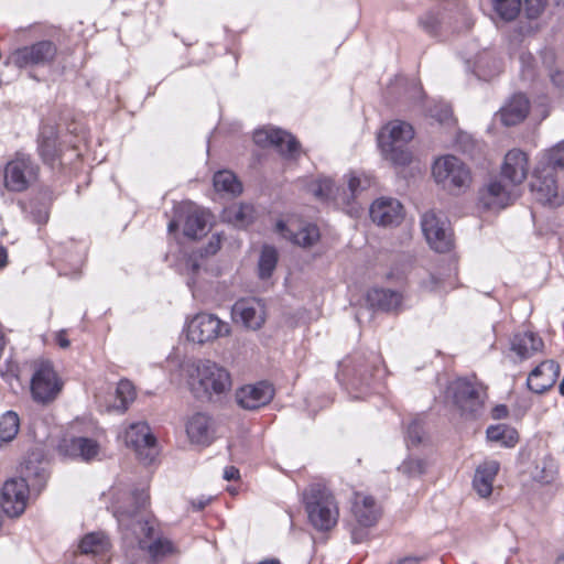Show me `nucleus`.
Returning a JSON list of instances; mask_svg holds the SVG:
<instances>
[{"mask_svg": "<svg viewBox=\"0 0 564 564\" xmlns=\"http://www.w3.org/2000/svg\"><path fill=\"white\" fill-rule=\"evenodd\" d=\"M432 176L444 191L456 195L466 192L473 182L469 167L452 154L438 156L433 162Z\"/></svg>", "mask_w": 564, "mask_h": 564, "instance_id": "39448f33", "label": "nucleus"}, {"mask_svg": "<svg viewBox=\"0 0 564 564\" xmlns=\"http://www.w3.org/2000/svg\"><path fill=\"white\" fill-rule=\"evenodd\" d=\"M29 484L24 478H13L4 482L1 494V506L9 517L21 516L28 503Z\"/></svg>", "mask_w": 564, "mask_h": 564, "instance_id": "a211bd4d", "label": "nucleus"}, {"mask_svg": "<svg viewBox=\"0 0 564 564\" xmlns=\"http://www.w3.org/2000/svg\"><path fill=\"white\" fill-rule=\"evenodd\" d=\"M274 395V390L268 382H258L240 388L236 393L238 404L247 410H256L268 404Z\"/></svg>", "mask_w": 564, "mask_h": 564, "instance_id": "aec40b11", "label": "nucleus"}, {"mask_svg": "<svg viewBox=\"0 0 564 564\" xmlns=\"http://www.w3.org/2000/svg\"><path fill=\"white\" fill-rule=\"evenodd\" d=\"M558 390H560V393H561L562 395H564V377H563V380H562V381H561V383H560Z\"/></svg>", "mask_w": 564, "mask_h": 564, "instance_id": "680f3d73", "label": "nucleus"}, {"mask_svg": "<svg viewBox=\"0 0 564 564\" xmlns=\"http://www.w3.org/2000/svg\"><path fill=\"white\" fill-rule=\"evenodd\" d=\"M556 474V466L553 459H544L542 462V466H536V473L534 474V478L543 484H549L553 480Z\"/></svg>", "mask_w": 564, "mask_h": 564, "instance_id": "37998d69", "label": "nucleus"}, {"mask_svg": "<svg viewBox=\"0 0 564 564\" xmlns=\"http://www.w3.org/2000/svg\"><path fill=\"white\" fill-rule=\"evenodd\" d=\"M220 248V236L219 235H213L207 248L205 249V254H215Z\"/></svg>", "mask_w": 564, "mask_h": 564, "instance_id": "09e8293b", "label": "nucleus"}, {"mask_svg": "<svg viewBox=\"0 0 564 564\" xmlns=\"http://www.w3.org/2000/svg\"><path fill=\"white\" fill-rule=\"evenodd\" d=\"M177 228V224L176 221L172 220L170 224H169V231L172 232L174 230H176Z\"/></svg>", "mask_w": 564, "mask_h": 564, "instance_id": "052dcab7", "label": "nucleus"}, {"mask_svg": "<svg viewBox=\"0 0 564 564\" xmlns=\"http://www.w3.org/2000/svg\"><path fill=\"white\" fill-rule=\"evenodd\" d=\"M187 284H188L189 288H193L196 284V281L193 278H189L187 280Z\"/></svg>", "mask_w": 564, "mask_h": 564, "instance_id": "0e129e2a", "label": "nucleus"}, {"mask_svg": "<svg viewBox=\"0 0 564 564\" xmlns=\"http://www.w3.org/2000/svg\"><path fill=\"white\" fill-rule=\"evenodd\" d=\"M487 437L491 442H500L508 447L514 446L518 442L517 432L503 424L489 426Z\"/></svg>", "mask_w": 564, "mask_h": 564, "instance_id": "f704fd0d", "label": "nucleus"}, {"mask_svg": "<svg viewBox=\"0 0 564 564\" xmlns=\"http://www.w3.org/2000/svg\"><path fill=\"white\" fill-rule=\"evenodd\" d=\"M8 264V251L3 246H0V270Z\"/></svg>", "mask_w": 564, "mask_h": 564, "instance_id": "5fc2aeb1", "label": "nucleus"}, {"mask_svg": "<svg viewBox=\"0 0 564 564\" xmlns=\"http://www.w3.org/2000/svg\"><path fill=\"white\" fill-rule=\"evenodd\" d=\"M39 151L45 163L52 166L55 164L58 159V150L56 144V133L53 128L41 133Z\"/></svg>", "mask_w": 564, "mask_h": 564, "instance_id": "7c9ffc66", "label": "nucleus"}, {"mask_svg": "<svg viewBox=\"0 0 564 564\" xmlns=\"http://www.w3.org/2000/svg\"><path fill=\"white\" fill-rule=\"evenodd\" d=\"M530 187L534 198L543 205L558 206L564 202V196L557 192L553 171L540 164L533 172Z\"/></svg>", "mask_w": 564, "mask_h": 564, "instance_id": "dca6fc26", "label": "nucleus"}, {"mask_svg": "<svg viewBox=\"0 0 564 564\" xmlns=\"http://www.w3.org/2000/svg\"><path fill=\"white\" fill-rule=\"evenodd\" d=\"M414 89L417 91V94H421V89L417 87H414Z\"/></svg>", "mask_w": 564, "mask_h": 564, "instance_id": "338daca9", "label": "nucleus"}, {"mask_svg": "<svg viewBox=\"0 0 564 564\" xmlns=\"http://www.w3.org/2000/svg\"><path fill=\"white\" fill-rule=\"evenodd\" d=\"M286 232H290V239H292V235H294V234L291 232L290 229H286Z\"/></svg>", "mask_w": 564, "mask_h": 564, "instance_id": "69168bd1", "label": "nucleus"}, {"mask_svg": "<svg viewBox=\"0 0 564 564\" xmlns=\"http://www.w3.org/2000/svg\"><path fill=\"white\" fill-rule=\"evenodd\" d=\"M149 502L145 488L127 497L123 505L113 506V516L128 547H139L148 552L151 564H156L178 553L177 546L167 538L159 536L145 519L144 508Z\"/></svg>", "mask_w": 564, "mask_h": 564, "instance_id": "f257e3e1", "label": "nucleus"}, {"mask_svg": "<svg viewBox=\"0 0 564 564\" xmlns=\"http://www.w3.org/2000/svg\"><path fill=\"white\" fill-rule=\"evenodd\" d=\"M543 347V341L540 337L531 332H524L514 335L511 341V349L521 358L527 359L540 351Z\"/></svg>", "mask_w": 564, "mask_h": 564, "instance_id": "bb28decb", "label": "nucleus"}, {"mask_svg": "<svg viewBox=\"0 0 564 564\" xmlns=\"http://www.w3.org/2000/svg\"><path fill=\"white\" fill-rule=\"evenodd\" d=\"M319 236L317 226L307 224L292 235V241L301 247L308 248L318 241Z\"/></svg>", "mask_w": 564, "mask_h": 564, "instance_id": "58836bf2", "label": "nucleus"}, {"mask_svg": "<svg viewBox=\"0 0 564 564\" xmlns=\"http://www.w3.org/2000/svg\"><path fill=\"white\" fill-rule=\"evenodd\" d=\"M414 137V130L408 122L394 120L383 127L378 142L384 158L395 165H406L411 162L408 142Z\"/></svg>", "mask_w": 564, "mask_h": 564, "instance_id": "423d86ee", "label": "nucleus"}, {"mask_svg": "<svg viewBox=\"0 0 564 564\" xmlns=\"http://www.w3.org/2000/svg\"><path fill=\"white\" fill-rule=\"evenodd\" d=\"M39 167L30 156L18 154L4 167V186L11 192L25 191L37 178Z\"/></svg>", "mask_w": 564, "mask_h": 564, "instance_id": "9b49d317", "label": "nucleus"}, {"mask_svg": "<svg viewBox=\"0 0 564 564\" xmlns=\"http://www.w3.org/2000/svg\"><path fill=\"white\" fill-rule=\"evenodd\" d=\"M267 313L263 302L256 297L238 300L231 307L234 323L247 329L257 330L265 322Z\"/></svg>", "mask_w": 564, "mask_h": 564, "instance_id": "4468645a", "label": "nucleus"}, {"mask_svg": "<svg viewBox=\"0 0 564 564\" xmlns=\"http://www.w3.org/2000/svg\"><path fill=\"white\" fill-rule=\"evenodd\" d=\"M276 229H278V231H279V232H281L283 236H285V237H286V235L284 234V231H285V225H284V223L279 221V223L276 224Z\"/></svg>", "mask_w": 564, "mask_h": 564, "instance_id": "bf43d9fd", "label": "nucleus"}, {"mask_svg": "<svg viewBox=\"0 0 564 564\" xmlns=\"http://www.w3.org/2000/svg\"><path fill=\"white\" fill-rule=\"evenodd\" d=\"M210 501V499H198L196 501H193V507L196 509V510H202L204 509L208 502Z\"/></svg>", "mask_w": 564, "mask_h": 564, "instance_id": "4d7b16f0", "label": "nucleus"}, {"mask_svg": "<svg viewBox=\"0 0 564 564\" xmlns=\"http://www.w3.org/2000/svg\"><path fill=\"white\" fill-rule=\"evenodd\" d=\"M188 383L197 395L212 398L227 394L232 387L230 372L224 366L209 360H198L188 370Z\"/></svg>", "mask_w": 564, "mask_h": 564, "instance_id": "7ed1b4c3", "label": "nucleus"}, {"mask_svg": "<svg viewBox=\"0 0 564 564\" xmlns=\"http://www.w3.org/2000/svg\"><path fill=\"white\" fill-rule=\"evenodd\" d=\"M56 54L55 45L50 41H41L31 46L13 51L8 57V64L19 68L44 65L53 61Z\"/></svg>", "mask_w": 564, "mask_h": 564, "instance_id": "2eb2a0df", "label": "nucleus"}, {"mask_svg": "<svg viewBox=\"0 0 564 564\" xmlns=\"http://www.w3.org/2000/svg\"><path fill=\"white\" fill-rule=\"evenodd\" d=\"M529 155L520 149H511L503 158L501 180H490L479 192V202L484 208L500 210L519 197V186L529 174Z\"/></svg>", "mask_w": 564, "mask_h": 564, "instance_id": "f03ea898", "label": "nucleus"}, {"mask_svg": "<svg viewBox=\"0 0 564 564\" xmlns=\"http://www.w3.org/2000/svg\"><path fill=\"white\" fill-rule=\"evenodd\" d=\"M519 61L521 63L522 72L523 73H525V72L529 73L532 69L534 58H533L531 53H529V52H521L520 55H519Z\"/></svg>", "mask_w": 564, "mask_h": 564, "instance_id": "49530a36", "label": "nucleus"}, {"mask_svg": "<svg viewBox=\"0 0 564 564\" xmlns=\"http://www.w3.org/2000/svg\"><path fill=\"white\" fill-rule=\"evenodd\" d=\"M555 564H564V553L561 554L557 560H556V563Z\"/></svg>", "mask_w": 564, "mask_h": 564, "instance_id": "e2e57ef3", "label": "nucleus"}, {"mask_svg": "<svg viewBox=\"0 0 564 564\" xmlns=\"http://www.w3.org/2000/svg\"><path fill=\"white\" fill-rule=\"evenodd\" d=\"M124 444L132 448L139 460L145 465L154 462L158 456L156 440L145 422L130 423L120 434Z\"/></svg>", "mask_w": 564, "mask_h": 564, "instance_id": "6e6552de", "label": "nucleus"}, {"mask_svg": "<svg viewBox=\"0 0 564 564\" xmlns=\"http://www.w3.org/2000/svg\"><path fill=\"white\" fill-rule=\"evenodd\" d=\"M346 177L347 189H343V196L340 199L347 204L372 185V178L364 173L351 172L346 175Z\"/></svg>", "mask_w": 564, "mask_h": 564, "instance_id": "c85d7f7f", "label": "nucleus"}, {"mask_svg": "<svg viewBox=\"0 0 564 564\" xmlns=\"http://www.w3.org/2000/svg\"><path fill=\"white\" fill-rule=\"evenodd\" d=\"M427 463L421 458L409 457L399 466V471L408 478H417L425 474Z\"/></svg>", "mask_w": 564, "mask_h": 564, "instance_id": "79ce46f5", "label": "nucleus"}, {"mask_svg": "<svg viewBox=\"0 0 564 564\" xmlns=\"http://www.w3.org/2000/svg\"><path fill=\"white\" fill-rule=\"evenodd\" d=\"M423 434H424V432H423V426H422L421 421H419V420L412 421L406 430L408 446L410 444L416 445V444L421 443V441L423 438Z\"/></svg>", "mask_w": 564, "mask_h": 564, "instance_id": "c03bdc74", "label": "nucleus"}, {"mask_svg": "<svg viewBox=\"0 0 564 564\" xmlns=\"http://www.w3.org/2000/svg\"><path fill=\"white\" fill-rule=\"evenodd\" d=\"M552 83L560 89H564V70L556 69L551 73Z\"/></svg>", "mask_w": 564, "mask_h": 564, "instance_id": "3c124183", "label": "nucleus"}, {"mask_svg": "<svg viewBox=\"0 0 564 564\" xmlns=\"http://www.w3.org/2000/svg\"><path fill=\"white\" fill-rule=\"evenodd\" d=\"M253 141L260 147H273L289 159H295L300 154L297 140L291 133L279 128L264 127L256 130Z\"/></svg>", "mask_w": 564, "mask_h": 564, "instance_id": "ddd939ff", "label": "nucleus"}, {"mask_svg": "<svg viewBox=\"0 0 564 564\" xmlns=\"http://www.w3.org/2000/svg\"><path fill=\"white\" fill-rule=\"evenodd\" d=\"M206 223H207V220H206V216L204 213L198 212V210H193V212L188 213V215L186 217L183 232L186 237L196 239L204 234Z\"/></svg>", "mask_w": 564, "mask_h": 564, "instance_id": "72a5a7b5", "label": "nucleus"}, {"mask_svg": "<svg viewBox=\"0 0 564 564\" xmlns=\"http://www.w3.org/2000/svg\"><path fill=\"white\" fill-rule=\"evenodd\" d=\"M432 117L436 118L441 123H446L452 119V109L444 105L438 112H433Z\"/></svg>", "mask_w": 564, "mask_h": 564, "instance_id": "de8ad7c7", "label": "nucleus"}, {"mask_svg": "<svg viewBox=\"0 0 564 564\" xmlns=\"http://www.w3.org/2000/svg\"><path fill=\"white\" fill-rule=\"evenodd\" d=\"M305 510L311 524L319 530L327 531L338 521L339 510L333 494L322 485H312L304 492Z\"/></svg>", "mask_w": 564, "mask_h": 564, "instance_id": "20e7f679", "label": "nucleus"}, {"mask_svg": "<svg viewBox=\"0 0 564 564\" xmlns=\"http://www.w3.org/2000/svg\"><path fill=\"white\" fill-rule=\"evenodd\" d=\"M57 448L62 455L83 462L95 459L100 452V445L96 440L78 435L75 431L67 433L59 441Z\"/></svg>", "mask_w": 564, "mask_h": 564, "instance_id": "f3484780", "label": "nucleus"}, {"mask_svg": "<svg viewBox=\"0 0 564 564\" xmlns=\"http://www.w3.org/2000/svg\"><path fill=\"white\" fill-rule=\"evenodd\" d=\"M529 108L528 98L522 94H517L500 109L498 117L505 126H516L525 119Z\"/></svg>", "mask_w": 564, "mask_h": 564, "instance_id": "b1692460", "label": "nucleus"}, {"mask_svg": "<svg viewBox=\"0 0 564 564\" xmlns=\"http://www.w3.org/2000/svg\"><path fill=\"white\" fill-rule=\"evenodd\" d=\"M545 7V0H524V9L530 19L538 18Z\"/></svg>", "mask_w": 564, "mask_h": 564, "instance_id": "a18cd8bd", "label": "nucleus"}, {"mask_svg": "<svg viewBox=\"0 0 564 564\" xmlns=\"http://www.w3.org/2000/svg\"><path fill=\"white\" fill-rule=\"evenodd\" d=\"M496 417L507 414V408L505 405L496 408Z\"/></svg>", "mask_w": 564, "mask_h": 564, "instance_id": "13d9d810", "label": "nucleus"}, {"mask_svg": "<svg viewBox=\"0 0 564 564\" xmlns=\"http://www.w3.org/2000/svg\"><path fill=\"white\" fill-rule=\"evenodd\" d=\"M199 269L200 263L197 260V254L193 253L186 262V272L187 274H195L199 271Z\"/></svg>", "mask_w": 564, "mask_h": 564, "instance_id": "8fccbe9b", "label": "nucleus"}, {"mask_svg": "<svg viewBox=\"0 0 564 564\" xmlns=\"http://www.w3.org/2000/svg\"><path fill=\"white\" fill-rule=\"evenodd\" d=\"M421 558L416 556H406L398 561L397 564H420Z\"/></svg>", "mask_w": 564, "mask_h": 564, "instance_id": "6e6d98bb", "label": "nucleus"}, {"mask_svg": "<svg viewBox=\"0 0 564 564\" xmlns=\"http://www.w3.org/2000/svg\"><path fill=\"white\" fill-rule=\"evenodd\" d=\"M135 397L137 392L132 382L127 379H122L118 382L116 389L117 402L112 408L120 413H124L129 409L130 404L135 400Z\"/></svg>", "mask_w": 564, "mask_h": 564, "instance_id": "2f4dec72", "label": "nucleus"}, {"mask_svg": "<svg viewBox=\"0 0 564 564\" xmlns=\"http://www.w3.org/2000/svg\"><path fill=\"white\" fill-rule=\"evenodd\" d=\"M310 191L319 199H339L338 188H335L330 178L318 180L311 185Z\"/></svg>", "mask_w": 564, "mask_h": 564, "instance_id": "a19ab883", "label": "nucleus"}, {"mask_svg": "<svg viewBox=\"0 0 564 564\" xmlns=\"http://www.w3.org/2000/svg\"><path fill=\"white\" fill-rule=\"evenodd\" d=\"M367 300L369 304L383 312H397L402 304V295L392 290L373 289L368 292Z\"/></svg>", "mask_w": 564, "mask_h": 564, "instance_id": "a878e982", "label": "nucleus"}, {"mask_svg": "<svg viewBox=\"0 0 564 564\" xmlns=\"http://www.w3.org/2000/svg\"><path fill=\"white\" fill-rule=\"evenodd\" d=\"M62 381L48 361L35 365L31 379V393L34 401L46 404L52 402L62 390Z\"/></svg>", "mask_w": 564, "mask_h": 564, "instance_id": "1a4fd4ad", "label": "nucleus"}, {"mask_svg": "<svg viewBox=\"0 0 564 564\" xmlns=\"http://www.w3.org/2000/svg\"><path fill=\"white\" fill-rule=\"evenodd\" d=\"M239 476V470L235 466H227L224 470V478L226 480H237Z\"/></svg>", "mask_w": 564, "mask_h": 564, "instance_id": "603ef678", "label": "nucleus"}, {"mask_svg": "<svg viewBox=\"0 0 564 564\" xmlns=\"http://www.w3.org/2000/svg\"><path fill=\"white\" fill-rule=\"evenodd\" d=\"M20 420L15 412L8 411L0 419V440L12 441L19 432Z\"/></svg>", "mask_w": 564, "mask_h": 564, "instance_id": "c9c22d12", "label": "nucleus"}, {"mask_svg": "<svg viewBox=\"0 0 564 564\" xmlns=\"http://www.w3.org/2000/svg\"><path fill=\"white\" fill-rule=\"evenodd\" d=\"M558 375L560 366L555 361H542L530 372L527 386L534 393H543L553 387Z\"/></svg>", "mask_w": 564, "mask_h": 564, "instance_id": "412c9836", "label": "nucleus"}, {"mask_svg": "<svg viewBox=\"0 0 564 564\" xmlns=\"http://www.w3.org/2000/svg\"><path fill=\"white\" fill-rule=\"evenodd\" d=\"M214 187L217 192H226L231 195H238L242 192L240 182L229 171H219L214 175Z\"/></svg>", "mask_w": 564, "mask_h": 564, "instance_id": "473e14b6", "label": "nucleus"}, {"mask_svg": "<svg viewBox=\"0 0 564 564\" xmlns=\"http://www.w3.org/2000/svg\"><path fill=\"white\" fill-rule=\"evenodd\" d=\"M352 514L361 527H371L377 522L380 510L373 498L356 494L352 503Z\"/></svg>", "mask_w": 564, "mask_h": 564, "instance_id": "393cba45", "label": "nucleus"}, {"mask_svg": "<svg viewBox=\"0 0 564 564\" xmlns=\"http://www.w3.org/2000/svg\"><path fill=\"white\" fill-rule=\"evenodd\" d=\"M491 2L497 14L506 21L516 19L521 9V0H491Z\"/></svg>", "mask_w": 564, "mask_h": 564, "instance_id": "ea45409f", "label": "nucleus"}, {"mask_svg": "<svg viewBox=\"0 0 564 564\" xmlns=\"http://www.w3.org/2000/svg\"><path fill=\"white\" fill-rule=\"evenodd\" d=\"M455 405L463 414H477L482 408L485 398V388L481 383L458 379L451 386Z\"/></svg>", "mask_w": 564, "mask_h": 564, "instance_id": "f8f14e48", "label": "nucleus"}, {"mask_svg": "<svg viewBox=\"0 0 564 564\" xmlns=\"http://www.w3.org/2000/svg\"><path fill=\"white\" fill-rule=\"evenodd\" d=\"M231 327L217 315L199 313L186 325V337L197 344L213 343L219 337L229 336Z\"/></svg>", "mask_w": 564, "mask_h": 564, "instance_id": "0eeeda50", "label": "nucleus"}, {"mask_svg": "<svg viewBox=\"0 0 564 564\" xmlns=\"http://www.w3.org/2000/svg\"><path fill=\"white\" fill-rule=\"evenodd\" d=\"M56 343L61 348H67L69 347V340L66 338V332L61 330L56 334Z\"/></svg>", "mask_w": 564, "mask_h": 564, "instance_id": "864d4df0", "label": "nucleus"}, {"mask_svg": "<svg viewBox=\"0 0 564 564\" xmlns=\"http://www.w3.org/2000/svg\"><path fill=\"white\" fill-rule=\"evenodd\" d=\"M499 468L500 465L497 460H485L476 468L473 488L480 498H488L491 495Z\"/></svg>", "mask_w": 564, "mask_h": 564, "instance_id": "5701e85b", "label": "nucleus"}, {"mask_svg": "<svg viewBox=\"0 0 564 564\" xmlns=\"http://www.w3.org/2000/svg\"><path fill=\"white\" fill-rule=\"evenodd\" d=\"M371 220L378 226H397L404 216L402 204L391 197L376 199L369 209Z\"/></svg>", "mask_w": 564, "mask_h": 564, "instance_id": "6ab92c4d", "label": "nucleus"}, {"mask_svg": "<svg viewBox=\"0 0 564 564\" xmlns=\"http://www.w3.org/2000/svg\"><path fill=\"white\" fill-rule=\"evenodd\" d=\"M278 263V252L273 247L264 246L259 259V276L268 279L273 273Z\"/></svg>", "mask_w": 564, "mask_h": 564, "instance_id": "e433bc0d", "label": "nucleus"}, {"mask_svg": "<svg viewBox=\"0 0 564 564\" xmlns=\"http://www.w3.org/2000/svg\"><path fill=\"white\" fill-rule=\"evenodd\" d=\"M539 164L551 171L564 169V141L545 151Z\"/></svg>", "mask_w": 564, "mask_h": 564, "instance_id": "4c0bfd02", "label": "nucleus"}, {"mask_svg": "<svg viewBox=\"0 0 564 564\" xmlns=\"http://www.w3.org/2000/svg\"><path fill=\"white\" fill-rule=\"evenodd\" d=\"M186 434L192 443L207 445L214 438V421L205 413H195L186 422Z\"/></svg>", "mask_w": 564, "mask_h": 564, "instance_id": "4be33fe9", "label": "nucleus"}, {"mask_svg": "<svg viewBox=\"0 0 564 564\" xmlns=\"http://www.w3.org/2000/svg\"><path fill=\"white\" fill-rule=\"evenodd\" d=\"M224 221L237 228H245L254 219V208L248 204L231 205L223 212Z\"/></svg>", "mask_w": 564, "mask_h": 564, "instance_id": "cd10ccee", "label": "nucleus"}, {"mask_svg": "<svg viewBox=\"0 0 564 564\" xmlns=\"http://www.w3.org/2000/svg\"><path fill=\"white\" fill-rule=\"evenodd\" d=\"M110 543L102 532L86 534L79 542V550L83 554H101L109 550Z\"/></svg>", "mask_w": 564, "mask_h": 564, "instance_id": "c756f323", "label": "nucleus"}, {"mask_svg": "<svg viewBox=\"0 0 564 564\" xmlns=\"http://www.w3.org/2000/svg\"><path fill=\"white\" fill-rule=\"evenodd\" d=\"M423 235L432 249L436 252L449 251L453 246V236L446 217L433 210L426 212L421 218Z\"/></svg>", "mask_w": 564, "mask_h": 564, "instance_id": "9d476101", "label": "nucleus"}]
</instances>
